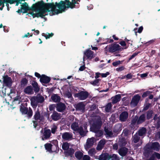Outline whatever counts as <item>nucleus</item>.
<instances>
[{
	"mask_svg": "<svg viewBox=\"0 0 160 160\" xmlns=\"http://www.w3.org/2000/svg\"><path fill=\"white\" fill-rule=\"evenodd\" d=\"M55 5L53 3L49 4L47 7H45L43 5V1L38 2L36 5L33 9V10L29 13V16H32L33 18L37 17L42 18L46 15V12H49L50 15L54 14L55 13L58 14L61 13L63 11L61 10L58 7L57 5L58 3H55Z\"/></svg>",
	"mask_w": 160,
	"mask_h": 160,
	"instance_id": "obj_1",
	"label": "nucleus"
},
{
	"mask_svg": "<svg viewBox=\"0 0 160 160\" xmlns=\"http://www.w3.org/2000/svg\"><path fill=\"white\" fill-rule=\"evenodd\" d=\"M80 1V0H72L70 2L68 0H65L64 1H61L58 4V7L61 10L65 11L66 8H73L75 6V4H78V1Z\"/></svg>",
	"mask_w": 160,
	"mask_h": 160,
	"instance_id": "obj_2",
	"label": "nucleus"
},
{
	"mask_svg": "<svg viewBox=\"0 0 160 160\" xmlns=\"http://www.w3.org/2000/svg\"><path fill=\"white\" fill-rule=\"evenodd\" d=\"M34 117L35 120L32 121L33 126L34 128L38 130L40 127L39 125H38V122H39L41 124H43L42 122H43L44 121V118L42 116L40 115V112L38 110L35 112Z\"/></svg>",
	"mask_w": 160,
	"mask_h": 160,
	"instance_id": "obj_3",
	"label": "nucleus"
},
{
	"mask_svg": "<svg viewBox=\"0 0 160 160\" xmlns=\"http://www.w3.org/2000/svg\"><path fill=\"white\" fill-rule=\"evenodd\" d=\"M87 124L84 125V131L82 128L81 127H79L78 123L76 122L73 123L71 125V127L72 129L74 131H77L80 135L82 136H84L86 134V130L87 129Z\"/></svg>",
	"mask_w": 160,
	"mask_h": 160,
	"instance_id": "obj_4",
	"label": "nucleus"
},
{
	"mask_svg": "<svg viewBox=\"0 0 160 160\" xmlns=\"http://www.w3.org/2000/svg\"><path fill=\"white\" fill-rule=\"evenodd\" d=\"M44 100V97L40 94L32 97L30 99L31 103L32 106H36L38 103H42Z\"/></svg>",
	"mask_w": 160,
	"mask_h": 160,
	"instance_id": "obj_5",
	"label": "nucleus"
},
{
	"mask_svg": "<svg viewBox=\"0 0 160 160\" xmlns=\"http://www.w3.org/2000/svg\"><path fill=\"white\" fill-rule=\"evenodd\" d=\"M120 49L121 47L119 44H112L106 47L105 48V50L106 53L108 51L111 52H113L118 51Z\"/></svg>",
	"mask_w": 160,
	"mask_h": 160,
	"instance_id": "obj_6",
	"label": "nucleus"
},
{
	"mask_svg": "<svg viewBox=\"0 0 160 160\" xmlns=\"http://www.w3.org/2000/svg\"><path fill=\"white\" fill-rule=\"evenodd\" d=\"M146 147L150 150L158 151L160 149V145L158 142L150 143L147 145Z\"/></svg>",
	"mask_w": 160,
	"mask_h": 160,
	"instance_id": "obj_7",
	"label": "nucleus"
},
{
	"mask_svg": "<svg viewBox=\"0 0 160 160\" xmlns=\"http://www.w3.org/2000/svg\"><path fill=\"white\" fill-rule=\"evenodd\" d=\"M84 56L83 57V62L84 63L85 60V56L88 59L91 60L93 58V52L89 50H87L84 52Z\"/></svg>",
	"mask_w": 160,
	"mask_h": 160,
	"instance_id": "obj_8",
	"label": "nucleus"
},
{
	"mask_svg": "<svg viewBox=\"0 0 160 160\" xmlns=\"http://www.w3.org/2000/svg\"><path fill=\"white\" fill-rule=\"evenodd\" d=\"M88 94L87 92L82 91L76 93L75 96L81 100L85 99L88 96Z\"/></svg>",
	"mask_w": 160,
	"mask_h": 160,
	"instance_id": "obj_9",
	"label": "nucleus"
},
{
	"mask_svg": "<svg viewBox=\"0 0 160 160\" xmlns=\"http://www.w3.org/2000/svg\"><path fill=\"white\" fill-rule=\"evenodd\" d=\"M3 85L10 87L12 85V80L11 78L8 77V76L3 77Z\"/></svg>",
	"mask_w": 160,
	"mask_h": 160,
	"instance_id": "obj_10",
	"label": "nucleus"
},
{
	"mask_svg": "<svg viewBox=\"0 0 160 160\" xmlns=\"http://www.w3.org/2000/svg\"><path fill=\"white\" fill-rule=\"evenodd\" d=\"M94 138H92L87 139V142L84 146L86 150H88L89 148L92 147L94 142Z\"/></svg>",
	"mask_w": 160,
	"mask_h": 160,
	"instance_id": "obj_11",
	"label": "nucleus"
},
{
	"mask_svg": "<svg viewBox=\"0 0 160 160\" xmlns=\"http://www.w3.org/2000/svg\"><path fill=\"white\" fill-rule=\"evenodd\" d=\"M140 96L138 95H137L133 97L132 98L131 104L133 107L136 106L138 103L140 98Z\"/></svg>",
	"mask_w": 160,
	"mask_h": 160,
	"instance_id": "obj_12",
	"label": "nucleus"
},
{
	"mask_svg": "<svg viewBox=\"0 0 160 160\" xmlns=\"http://www.w3.org/2000/svg\"><path fill=\"white\" fill-rule=\"evenodd\" d=\"M62 138L65 140H71L72 139V134L70 132H64L62 133Z\"/></svg>",
	"mask_w": 160,
	"mask_h": 160,
	"instance_id": "obj_13",
	"label": "nucleus"
},
{
	"mask_svg": "<svg viewBox=\"0 0 160 160\" xmlns=\"http://www.w3.org/2000/svg\"><path fill=\"white\" fill-rule=\"evenodd\" d=\"M51 132L50 129H45L43 133V135L42 137V139L44 140L50 138L51 136Z\"/></svg>",
	"mask_w": 160,
	"mask_h": 160,
	"instance_id": "obj_14",
	"label": "nucleus"
},
{
	"mask_svg": "<svg viewBox=\"0 0 160 160\" xmlns=\"http://www.w3.org/2000/svg\"><path fill=\"white\" fill-rule=\"evenodd\" d=\"M66 105L64 103H59L57 104L56 109L59 112H63L65 109Z\"/></svg>",
	"mask_w": 160,
	"mask_h": 160,
	"instance_id": "obj_15",
	"label": "nucleus"
},
{
	"mask_svg": "<svg viewBox=\"0 0 160 160\" xmlns=\"http://www.w3.org/2000/svg\"><path fill=\"white\" fill-rule=\"evenodd\" d=\"M24 92L28 95L32 94L34 93L33 90L31 86L27 87L23 90Z\"/></svg>",
	"mask_w": 160,
	"mask_h": 160,
	"instance_id": "obj_16",
	"label": "nucleus"
},
{
	"mask_svg": "<svg viewBox=\"0 0 160 160\" xmlns=\"http://www.w3.org/2000/svg\"><path fill=\"white\" fill-rule=\"evenodd\" d=\"M128 117V113L126 112H122L120 115V120L122 122L125 121Z\"/></svg>",
	"mask_w": 160,
	"mask_h": 160,
	"instance_id": "obj_17",
	"label": "nucleus"
},
{
	"mask_svg": "<svg viewBox=\"0 0 160 160\" xmlns=\"http://www.w3.org/2000/svg\"><path fill=\"white\" fill-rule=\"evenodd\" d=\"M106 141L105 139L101 140L99 142L96 148L98 150H100L103 148L105 144L106 143Z\"/></svg>",
	"mask_w": 160,
	"mask_h": 160,
	"instance_id": "obj_18",
	"label": "nucleus"
},
{
	"mask_svg": "<svg viewBox=\"0 0 160 160\" xmlns=\"http://www.w3.org/2000/svg\"><path fill=\"white\" fill-rule=\"evenodd\" d=\"M76 108L77 110L83 112L85 109V105L82 102L78 103L76 105Z\"/></svg>",
	"mask_w": 160,
	"mask_h": 160,
	"instance_id": "obj_19",
	"label": "nucleus"
},
{
	"mask_svg": "<svg viewBox=\"0 0 160 160\" xmlns=\"http://www.w3.org/2000/svg\"><path fill=\"white\" fill-rule=\"evenodd\" d=\"M109 157V155L108 153H104L101 154L98 159L99 160H108Z\"/></svg>",
	"mask_w": 160,
	"mask_h": 160,
	"instance_id": "obj_20",
	"label": "nucleus"
},
{
	"mask_svg": "<svg viewBox=\"0 0 160 160\" xmlns=\"http://www.w3.org/2000/svg\"><path fill=\"white\" fill-rule=\"evenodd\" d=\"M128 152V149L126 148H122L118 151L119 154L122 156H125Z\"/></svg>",
	"mask_w": 160,
	"mask_h": 160,
	"instance_id": "obj_21",
	"label": "nucleus"
},
{
	"mask_svg": "<svg viewBox=\"0 0 160 160\" xmlns=\"http://www.w3.org/2000/svg\"><path fill=\"white\" fill-rule=\"evenodd\" d=\"M40 80L42 83H47L49 82L50 78L49 77L43 75L40 78Z\"/></svg>",
	"mask_w": 160,
	"mask_h": 160,
	"instance_id": "obj_22",
	"label": "nucleus"
},
{
	"mask_svg": "<svg viewBox=\"0 0 160 160\" xmlns=\"http://www.w3.org/2000/svg\"><path fill=\"white\" fill-rule=\"evenodd\" d=\"M121 95L118 94L113 97L112 98V103L113 104L116 103L118 102L120 100Z\"/></svg>",
	"mask_w": 160,
	"mask_h": 160,
	"instance_id": "obj_23",
	"label": "nucleus"
},
{
	"mask_svg": "<svg viewBox=\"0 0 160 160\" xmlns=\"http://www.w3.org/2000/svg\"><path fill=\"white\" fill-rule=\"evenodd\" d=\"M146 120L145 115L144 114L141 115L139 118H138L137 124H141L144 122Z\"/></svg>",
	"mask_w": 160,
	"mask_h": 160,
	"instance_id": "obj_24",
	"label": "nucleus"
},
{
	"mask_svg": "<svg viewBox=\"0 0 160 160\" xmlns=\"http://www.w3.org/2000/svg\"><path fill=\"white\" fill-rule=\"evenodd\" d=\"M51 98L52 100L55 102H58L60 101V98L57 94H54L51 96Z\"/></svg>",
	"mask_w": 160,
	"mask_h": 160,
	"instance_id": "obj_25",
	"label": "nucleus"
},
{
	"mask_svg": "<svg viewBox=\"0 0 160 160\" xmlns=\"http://www.w3.org/2000/svg\"><path fill=\"white\" fill-rule=\"evenodd\" d=\"M60 114L56 112H53L51 116L53 120H57L60 118Z\"/></svg>",
	"mask_w": 160,
	"mask_h": 160,
	"instance_id": "obj_26",
	"label": "nucleus"
},
{
	"mask_svg": "<svg viewBox=\"0 0 160 160\" xmlns=\"http://www.w3.org/2000/svg\"><path fill=\"white\" fill-rule=\"evenodd\" d=\"M74 149L72 148H70L65 151V152L67 155H71L74 153Z\"/></svg>",
	"mask_w": 160,
	"mask_h": 160,
	"instance_id": "obj_27",
	"label": "nucleus"
},
{
	"mask_svg": "<svg viewBox=\"0 0 160 160\" xmlns=\"http://www.w3.org/2000/svg\"><path fill=\"white\" fill-rule=\"evenodd\" d=\"M75 157L78 160H80L82 158L83 153L80 151H77L75 153Z\"/></svg>",
	"mask_w": 160,
	"mask_h": 160,
	"instance_id": "obj_28",
	"label": "nucleus"
},
{
	"mask_svg": "<svg viewBox=\"0 0 160 160\" xmlns=\"http://www.w3.org/2000/svg\"><path fill=\"white\" fill-rule=\"evenodd\" d=\"M32 85L34 88V91L36 92H38L39 88L38 86L37 83L35 81H33L32 82Z\"/></svg>",
	"mask_w": 160,
	"mask_h": 160,
	"instance_id": "obj_29",
	"label": "nucleus"
},
{
	"mask_svg": "<svg viewBox=\"0 0 160 160\" xmlns=\"http://www.w3.org/2000/svg\"><path fill=\"white\" fill-rule=\"evenodd\" d=\"M15 1L16 0H0V2H1L2 1L4 2L5 3H6V6L7 7L9 6V4L8 3L12 4L15 2Z\"/></svg>",
	"mask_w": 160,
	"mask_h": 160,
	"instance_id": "obj_30",
	"label": "nucleus"
},
{
	"mask_svg": "<svg viewBox=\"0 0 160 160\" xmlns=\"http://www.w3.org/2000/svg\"><path fill=\"white\" fill-rule=\"evenodd\" d=\"M109 156L108 160H119V158L115 154H113L112 155H109Z\"/></svg>",
	"mask_w": 160,
	"mask_h": 160,
	"instance_id": "obj_31",
	"label": "nucleus"
},
{
	"mask_svg": "<svg viewBox=\"0 0 160 160\" xmlns=\"http://www.w3.org/2000/svg\"><path fill=\"white\" fill-rule=\"evenodd\" d=\"M139 139V137L137 134H136L134 135L132 138V142L134 143L138 142Z\"/></svg>",
	"mask_w": 160,
	"mask_h": 160,
	"instance_id": "obj_32",
	"label": "nucleus"
},
{
	"mask_svg": "<svg viewBox=\"0 0 160 160\" xmlns=\"http://www.w3.org/2000/svg\"><path fill=\"white\" fill-rule=\"evenodd\" d=\"M88 153L91 156H93L96 154V151L95 148H92L89 150Z\"/></svg>",
	"mask_w": 160,
	"mask_h": 160,
	"instance_id": "obj_33",
	"label": "nucleus"
},
{
	"mask_svg": "<svg viewBox=\"0 0 160 160\" xmlns=\"http://www.w3.org/2000/svg\"><path fill=\"white\" fill-rule=\"evenodd\" d=\"M146 130L145 128H143L140 129L138 132L139 135L140 136H143L146 133Z\"/></svg>",
	"mask_w": 160,
	"mask_h": 160,
	"instance_id": "obj_34",
	"label": "nucleus"
},
{
	"mask_svg": "<svg viewBox=\"0 0 160 160\" xmlns=\"http://www.w3.org/2000/svg\"><path fill=\"white\" fill-rule=\"evenodd\" d=\"M62 148L65 151L70 147L69 144L68 142H65L63 143L62 145Z\"/></svg>",
	"mask_w": 160,
	"mask_h": 160,
	"instance_id": "obj_35",
	"label": "nucleus"
},
{
	"mask_svg": "<svg viewBox=\"0 0 160 160\" xmlns=\"http://www.w3.org/2000/svg\"><path fill=\"white\" fill-rule=\"evenodd\" d=\"M151 156L152 158L154 160L156 158L158 159H160V154L158 152H154L152 154Z\"/></svg>",
	"mask_w": 160,
	"mask_h": 160,
	"instance_id": "obj_36",
	"label": "nucleus"
},
{
	"mask_svg": "<svg viewBox=\"0 0 160 160\" xmlns=\"http://www.w3.org/2000/svg\"><path fill=\"white\" fill-rule=\"evenodd\" d=\"M157 115H155L154 118V119L155 121L157 122V128H158L160 126V117L157 118Z\"/></svg>",
	"mask_w": 160,
	"mask_h": 160,
	"instance_id": "obj_37",
	"label": "nucleus"
},
{
	"mask_svg": "<svg viewBox=\"0 0 160 160\" xmlns=\"http://www.w3.org/2000/svg\"><path fill=\"white\" fill-rule=\"evenodd\" d=\"M52 146V145L50 143H47L45 145L46 149L49 152H51L52 151L51 148Z\"/></svg>",
	"mask_w": 160,
	"mask_h": 160,
	"instance_id": "obj_38",
	"label": "nucleus"
},
{
	"mask_svg": "<svg viewBox=\"0 0 160 160\" xmlns=\"http://www.w3.org/2000/svg\"><path fill=\"white\" fill-rule=\"evenodd\" d=\"M112 107V104L111 103H108L105 107V111L106 112H109L111 111Z\"/></svg>",
	"mask_w": 160,
	"mask_h": 160,
	"instance_id": "obj_39",
	"label": "nucleus"
},
{
	"mask_svg": "<svg viewBox=\"0 0 160 160\" xmlns=\"http://www.w3.org/2000/svg\"><path fill=\"white\" fill-rule=\"evenodd\" d=\"M20 111L22 114H26L27 113L28 109L24 107H21L20 109Z\"/></svg>",
	"mask_w": 160,
	"mask_h": 160,
	"instance_id": "obj_40",
	"label": "nucleus"
},
{
	"mask_svg": "<svg viewBox=\"0 0 160 160\" xmlns=\"http://www.w3.org/2000/svg\"><path fill=\"white\" fill-rule=\"evenodd\" d=\"M105 132L106 134L109 137H111L112 135V132L110 129H105Z\"/></svg>",
	"mask_w": 160,
	"mask_h": 160,
	"instance_id": "obj_41",
	"label": "nucleus"
},
{
	"mask_svg": "<svg viewBox=\"0 0 160 160\" xmlns=\"http://www.w3.org/2000/svg\"><path fill=\"white\" fill-rule=\"evenodd\" d=\"M99 79H95L94 81H91L90 82V83L94 86L95 85H98L99 83Z\"/></svg>",
	"mask_w": 160,
	"mask_h": 160,
	"instance_id": "obj_42",
	"label": "nucleus"
},
{
	"mask_svg": "<svg viewBox=\"0 0 160 160\" xmlns=\"http://www.w3.org/2000/svg\"><path fill=\"white\" fill-rule=\"evenodd\" d=\"M153 112L152 111H149L147 112V118L148 119L150 118L152 116Z\"/></svg>",
	"mask_w": 160,
	"mask_h": 160,
	"instance_id": "obj_43",
	"label": "nucleus"
},
{
	"mask_svg": "<svg viewBox=\"0 0 160 160\" xmlns=\"http://www.w3.org/2000/svg\"><path fill=\"white\" fill-rule=\"evenodd\" d=\"M28 82V81L26 78H23L21 81V85L23 86L26 85Z\"/></svg>",
	"mask_w": 160,
	"mask_h": 160,
	"instance_id": "obj_44",
	"label": "nucleus"
},
{
	"mask_svg": "<svg viewBox=\"0 0 160 160\" xmlns=\"http://www.w3.org/2000/svg\"><path fill=\"white\" fill-rule=\"evenodd\" d=\"M138 120V117L135 116L132 121V124L134 125L136 122L137 123V121Z\"/></svg>",
	"mask_w": 160,
	"mask_h": 160,
	"instance_id": "obj_45",
	"label": "nucleus"
},
{
	"mask_svg": "<svg viewBox=\"0 0 160 160\" xmlns=\"http://www.w3.org/2000/svg\"><path fill=\"white\" fill-rule=\"evenodd\" d=\"M28 5L26 2H24V3H22V4L21 5V7L22 9H27L28 8Z\"/></svg>",
	"mask_w": 160,
	"mask_h": 160,
	"instance_id": "obj_46",
	"label": "nucleus"
},
{
	"mask_svg": "<svg viewBox=\"0 0 160 160\" xmlns=\"http://www.w3.org/2000/svg\"><path fill=\"white\" fill-rule=\"evenodd\" d=\"M57 129V127L55 125H53L51 129L52 132V133L54 134L56 131Z\"/></svg>",
	"mask_w": 160,
	"mask_h": 160,
	"instance_id": "obj_47",
	"label": "nucleus"
},
{
	"mask_svg": "<svg viewBox=\"0 0 160 160\" xmlns=\"http://www.w3.org/2000/svg\"><path fill=\"white\" fill-rule=\"evenodd\" d=\"M102 134V132L101 131L98 130L96 132V135L98 137H99L101 136Z\"/></svg>",
	"mask_w": 160,
	"mask_h": 160,
	"instance_id": "obj_48",
	"label": "nucleus"
},
{
	"mask_svg": "<svg viewBox=\"0 0 160 160\" xmlns=\"http://www.w3.org/2000/svg\"><path fill=\"white\" fill-rule=\"evenodd\" d=\"M65 95L68 98H71L72 96L71 93L69 92H66L65 93Z\"/></svg>",
	"mask_w": 160,
	"mask_h": 160,
	"instance_id": "obj_49",
	"label": "nucleus"
},
{
	"mask_svg": "<svg viewBox=\"0 0 160 160\" xmlns=\"http://www.w3.org/2000/svg\"><path fill=\"white\" fill-rule=\"evenodd\" d=\"M27 114L30 117L32 116V111L31 108H30L28 110V111Z\"/></svg>",
	"mask_w": 160,
	"mask_h": 160,
	"instance_id": "obj_50",
	"label": "nucleus"
},
{
	"mask_svg": "<svg viewBox=\"0 0 160 160\" xmlns=\"http://www.w3.org/2000/svg\"><path fill=\"white\" fill-rule=\"evenodd\" d=\"M82 158L83 160H90V157L88 155H84Z\"/></svg>",
	"mask_w": 160,
	"mask_h": 160,
	"instance_id": "obj_51",
	"label": "nucleus"
},
{
	"mask_svg": "<svg viewBox=\"0 0 160 160\" xmlns=\"http://www.w3.org/2000/svg\"><path fill=\"white\" fill-rule=\"evenodd\" d=\"M122 62V61H118L116 62H115L112 63V65L114 66H117L118 65L120 64L121 62Z\"/></svg>",
	"mask_w": 160,
	"mask_h": 160,
	"instance_id": "obj_52",
	"label": "nucleus"
},
{
	"mask_svg": "<svg viewBox=\"0 0 160 160\" xmlns=\"http://www.w3.org/2000/svg\"><path fill=\"white\" fill-rule=\"evenodd\" d=\"M150 93V92L149 91H147L144 92L142 95V97L143 98L146 97L148 95H149Z\"/></svg>",
	"mask_w": 160,
	"mask_h": 160,
	"instance_id": "obj_53",
	"label": "nucleus"
},
{
	"mask_svg": "<svg viewBox=\"0 0 160 160\" xmlns=\"http://www.w3.org/2000/svg\"><path fill=\"white\" fill-rule=\"evenodd\" d=\"M124 69H125V68L123 66H122L118 68H117L116 70L117 71L120 72V71H122L124 70Z\"/></svg>",
	"mask_w": 160,
	"mask_h": 160,
	"instance_id": "obj_54",
	"label": "nucleus"
},
{
	"mask_svg": "<svg viewBox=\"0 0 160 160\" xmlns=\"http://www.w3.org/2000/svg\"><path fill=\"white\" fill-rule=\"evenodd\" d=\"M109 74V73L108 72H107L106 73H101V76L102 78L106 77Z\"/></svg>",
	"mask_w": 160,
	"mask_h": 160,
	"instance_id": "obj_55",
	"label": "nucleus"
},
{
	"mask_svg": "<svg viewBox=\"0 0 160 160\" xmlns=\"http://www.w3.org/2000/svg\"><path fill=\"white\" fill-rule=\"evenodd\" d=\"M4 2H0V5L2 6L0 8V10H2L3 9V7L4 6Z\"/></svg>",
	"mask_w": 160,
	"mask_h": 160,
	"instance_id": "obj_56",
	"label": "nucleus"
},
{
	"mask_svg": "<svg viewBox=\"0 0 160 160\" xmlns=\"http://www.w3.org/2000/svg\"><path fill=\"white\" fill-rule=\"evenodd\" d=\"M101 75V73L97 72L95 73V78L96 79H97L99 77H100V76Z\"/></svg>",
	"mask_w": 160,
	"mask_h": 160,
	"instance_id": "obj_57",
	"label": "nucleus"
},
{
	"mask_svg": "<svg viewBox=\"0 0 160 160\" xmlns=\"http://www.w3.org/2000/svg\"><path fill=\"white\" fill-rule=\"evenodd\" d=\"M53 35V34L52 33H51L50 34H48V35H47V36H45V37L46 39H48L50 37H52Z\"/></svg>",
	"mask_w": 160,
	"mask_h": 160,
	"instance_id": "obj_58",
	"label": "nucleus"
},
{
	"mask_svg": "<svg viewBox=\"0 0 160 160\" xmlns=\"http://www.w3.org/2000/svg\"><path fill=\"white\" fill-rule=\"evenodd\" d=\"M85 69V66L84 65H83L82 66H81L79 69V70L80 71H82L83 70H84Z\"/></svg>",
	"mask_w": 160,
	"mask_h": 160,
	"instance_id": "obj_59",
	"label": "nucleus"
},
{
	"mask_svg": "<svg viewBox=\"0 0 160 160\" xmlns=\"http://www.w3.org/2000/svg\"><path fill=\"white\" fill-rule=\"evenodd\" d=\"M137 54L136 53H134L132 54L129 58V60H130L134 58L135 56L137 55Z\"/></svg>",
	"mask_w": 160,
	"mask_h": 160,
	"instance_id": "obj_60",
	"label": "nucleus"
},
{
	"mask_svg": "<svg viewBox=\"0 0 160 160\" xmlns=\"http://www.w3.org/2000/svg\"><path fill=\"white\" fill-rule=\"evenodd\" d=\"M119 44L122 46H125L126 45L125 42L124 41H122L119 43Z\"/></svg>",
	"mask_w": 160,
	"mask_h": 160,
	"instance_id": "obj_61",
	"label": "nucleus"
},
{
	"mask_svg": "<svg viewBox=\"0 0 160 160\" xmlns=\"http://www.w3.org/2000/svg\"><path fill=\"white\" fill-rule=\"evenodd\" d=\"M126 77L128 78V79H130L132 77V76L131 75V74H128L126 76Z\"/></svg>",
	"mask_w": 160,
	"mask_h": 160,
	"instance_id": "obj_62",
	"label": "nucleus"
},
{
	"mask_svg": "<svg viewBox=\"0 0 160 160\" xmlns=\"http://www.w3.org/2000/svg\"><path fill=\"white\" fill-rule=\"evenodd\" d=\"M113 149L115 150H117L118 149V147L117 144H115L113 146Z\"/></svg>",
	"mask_w": 160,
	"mask_h": 160,
	"instance_id": "obj_63",
	"label": "nucleus"
},
{
	"mask_svg": "<svg viewBox=\"0 0 160 160\" xmlns=\"http://www.w3.org/2000/svg\"><path fill=\"white\" fill-rule=\"evenodd\" d=\"M143 30V27L141 26L138 29V32L139 33H141Z\"/></svg>",
	"mask_w": 160,
	"mask_h": 160,
	"instance_id": "obj_64",
	"label": "nucleus"
}]
</instances>
